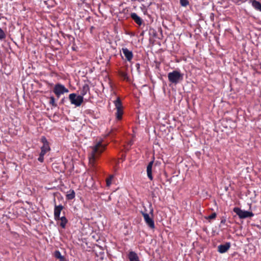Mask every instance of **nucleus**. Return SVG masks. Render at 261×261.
<instances>
[{"mask_svg": "<svg viewBox=\"0 0 261 261\" xmlns=\"http://www.w3.org/2000/svg\"><path fill=\"white\" fill-rule=\"evenodd\" d=\"M106 145L102 144L101 142H97L95 145L90 147V151L89 154V170L91 175V179H94L96 178V172L98 166L96 165V161L104 151Z\"/></svg>", "mask_w": 261, "mask_h": 261, "instance_id": "f257e3e1", "label": "nucleus"}, {"mask_svg": "<svg viewBox=\"0 0 261 261\" xmlns=\"http://www.w3.org/2000/svg\"><path fill=\"white\" fill-rule=\"evenodd\" d=\"M168 78L170 83L176 85L183 81L184 74L177 70H173L168 73Z\"/></svg>", "mask_w": 261, "mask_h": 261, "instance_id": "f03ea898", "label": "nucleus"}, {"mask_svg": "<svg viewBox=\"0 0 261 261\" xmlns=\"http://www.w3.org/2000/svg\"><path fill=\"white\" fill-rule=\"evenodd\" d=\"M53 92L59 98L62 94L69 92V90L63 85L58 83L55 85L53 89Z\"/></svg>", "mask_w": 261, "mask_h": 261, "instance_id": "7ed1b4c3", "label": "nucleus"}, {"mask_svg": "<svg viewBox=\"0 0 261 261\" xmlns=\"http://www.w3.org/2000/svg\"><path fill=\"white\" fill-rule=\"evenodd\" d=\"M233 212L239 217L240 219L252 217L254 216L253 213L241 210L238 207H235L233 210Z\"/></svg>", "mask_w": 261, "mask_h": 261, "instance_id": "20e7f679", "label": "nucleus"}, {"mask_svg": "<svg viewBox=\"0 0 261 261\" xmlns=\"http://www.w3.org/2000/svg\"><path fill=\"white\" fill-rule=\"evenodd\" d=\"M115 106L117 110L116 113V118L118 120H120L122 118V115L123 114V107L122 102L119 97H117L116 100L114 101Z\"/></svg>", "mask_w": 261, "mask_h": 261, "instance_id": "39448f33", "label": "nucleus"}, {"mask_svg": "<svg viewBox=\"0 0 261 261\" xmlns=\"http://www.w3.org/2000/svg\"><path fill=\"white\" fill-rule=\"evenodd\" d=\"M69 99L71 104L76 107L81 105L84 100V98L79 95L77 96L75 93H71L69 95Z\"/></svg>", "mask_w": 261, "mask_h": 261, "instance_id": "423d86ee", "label": "nucleus"}, {"mask_svg": "<svg viewBox=\"0 0 261 261\" xmlns=\"http://www.w3.org/2000/svg\"><path fill=\"white\" fill-rule=\"evenodd\" d=\"M141 213L143 216L146 224L148 225V226L151 229H154L155 228V225L152 216L150 217L148 214L142 211Z\"/></svg>", "mask_w": 261, "mask_h": 261, "instance_id": "0eeeda50", "label": "nucleus"}, {"mask_svg": "<svg viewBox=\"0 0 261 261\" xmlns=\"http://www.w3.org/2000/svg\"><path fill=\"white\" fill-rule=\"evenodd\" d=\"M231 244L229 242H227L224 244H221L218 247V251L220 253L226 252L230 247Z\"/></svg>", "mask_w": 261, "mask_h": 261, "instance_id": "6e6552de", "label": "nucleus"}, {"mask_svg": "<svg viewBox=\"0 0 261 261\" xmlns=\"http://www.w3.org/2000/svg\"><path fill=\"white\" fill-rule=\"evenodd\" d=\"M63 209V206L62 205H55L54 208V217L55 219L57 221L59 220L60 215L61 211Z\"/></svg>", "mask_w": 261, "mask_h": 261, "instance_id": "1a4fd4ad", "label": "nucleus"}, {"mask_svg": "<svg viewBox=\"0 0 261 261\" xmlns=\"http://www.w3.org/2000/svg\"><path fill=\"white\" fill-rule=\"evenodd\" d=\"M122 52L128 61H130L133 57V54L132 51L128 50L127 48H123Z\"/></svg>", "mask_w": 261, "mask_h": 261, "instance_id": "9d476101", "label": "nucleus"}, {"mask_svg": "<svg viewBox=\"0 0 261 261\" xmlns=\"http://www.w3.org/2000/svg\"><path fill=\"white\" fill-rule=\"evenodd\" d=\"M129 261H140L138 254L133 251H130L127 254Z\"/></svg>", "mask_w": 261, "mask_h": 261, "instance_id": "9b49d317", "label": "nucleus"}, {"mask_svg": "<svg viewBox=\"0 0 261 261\" xmlns=\"http://www.w3.org/2000/svg\"><path fill=\"white\" fill-rule=\"evenodd\" d=\"M80 96L84 97L88 93L90 92V87L87 84H84L80 89Z\"/></svg>", "mask_w": 261, "mask_h": 261, "instance_id": "f8f14e48", "label": "nucleus"}, {"mask_svg": "<svg viewBox=\"0 0 261 261\" xmlns=\"http://www.w3.org/2000/svg\"><path fill=\"white\" fill-rule=\"evenodd\" d=\"M130 17L137 24L141 25L142 24V19L136 13H132Z\"/></svg>", "mask_w": 261, "mask_h": 261, "instance_id": "ddd939ff", "label": "nucleus"}, {"mask_svg": "<svg viewBox=\"0 0 261 261\" xmlns=\"http://www.w3.org/2000/svg\"><path fill=\"white\" fill-rule=\"evenodd\" d=\"M153 162V161L150 162L147 166V176L150 179H152V168Z\"/></svg>", "mask_w": 261, "mask_h": 261, "instance_id": "4468645a", "label": "nucleus"}, {"mask_svg": "<svg viewBox=\"0 0 261 261\" xmlns=\"http://www.w3.org/2000/svg\"><path fill=\"white\" fill-rule=\"evenodd\" d=\"M252 6L257 11L261 12V3L256 0L250 1Z\"/></svg>", "mask_w": 261, "mask_h": 261, "instance_id": "2eb2a0df", "label": "nucleus"}, {"mask_svg": "<svg viewBox=\"0 0 261 261\" xmlns=\"http://www.w3.org/2000/svg\"><path fill=\"white\" fill-rule=\"evenodd\" d=\"M54 256L56 258L59 259L60 261H66L65 257L61 255L59 250H56L55 251Z\"/></svg>", "mask_w": 261, "mask_h": 261, "instance_id": "dca6fc26", "label": "nucleus"}, {"mask_svg": "<svg viewBox=\"0 0 261 261\" xmlns=\"http://www.w3.org/2000/svg\"><path fill=\"white\" fill-rule=\"evenodd\" d=\"M59 220H61V222L60 223V226L62 228H65L66 227V225L68 222L67 219H66V218L65 216H63L61 217H60Z\"/></svg>", "mask_w": 261, "mask_h": 261, "instance_id": "f3484780", "label": "nucleus"}, {"mask_svg": "<svg viewBox=\"0 0 261 261\" xmlns=\"http://www.w3.org/2000/svg\"><path fill=\"white\" fill-rule=\"evenodd\" d=\"M75 196V194L74 190H70L67 192V194L66 195V199L67 200H72L74 198Z\"/></svg>", "mask_w": 261, "mask_h": 261, "instance_id": "a211bd4d", "label": "nucleus"}, {"mask_svg": "<svg viewBox=\"0 0 261 261\" xmlns=\"http://www.w3.org/2000/svg\"><path fill=\"white\" fill-rule=\"evenodd\" d=\"M50 150V147L49 145H43L41 147L40 153L45 154L47 152Z\"/></svg>", "mask_w": 261, "mask_h": 261, "instance_id": "6ab92c4d", "label": "nucleus"}, {"mask_svg": "<svg viewBox=\"0 0 261 261\" xmlns=\"http://www.w3.org/2000/svg\"><path fill=\"white\" fill-rule=\"evenodd\" d=\"M49 103L54 107H56L57 106V104L55 102V99L54 96L50 97Z\"/></svg>", "mask_w": 261, "mask_h": 261, "instance_id": "aec40b11", "label": "nucleus"}, {"mask_svg": "<svg viewBox=\"0 0 261 261\" xmlns=\"http://www.w3.org/2000/svg\"><path fill=\"white\" fill-rule=\"evenodd\" d=\"M217 216V214L215 212L212 213L211 215L208 216L207 217H205V219L207 220H213L216 218Z\"/></svg>", "mask_w": 261, "mask_h": 261, "instance_id": "412c9836", "label": "nucleus"}, {"mask_svg": "<svg viewBox=\"0 0 261 261\" xmlns=\"http://www.w3.org/2000/svg\"><path fill=\"white\" fill-rule=\"evenodd\" d=\"M41 142L43 143V145H49V143L45 136L41 137Z\"/></svg>", "mask_w": 261, "mask_h": 261, "instance_id": "4be33fe9", "label": "nucleus"}, {"mask_svg": "<svg viewBox=\"0 0 261 261\" xmlns=\"http://www.w3.org/2000/svg\"><path fill=\"white\" fill-rule=\"evenodd\" d=\"M180 4L182 7H186L189 4L188 0H180Z\"/></svg>", "mask_w": 261, "mask_h": 261, "instance_id": "5701e85b", "label": "nucleus"}, {"mask_svg": "<svg viewBox=\"0 0 261 261\" xmlns=\"http://www.w3.org/2000/svg\"><path fill=\"white\" fill-rule=\"evenodd\" d=\"M6 36L4 31L0 28V40H3L6 38Z\"/></svg>", "mask_w": 261, "mask_h": 261, "instance_id": "b1692460", "label": "nucleus"}, {"mask_svg": "<svg viewBox=\"0 0 261 261\" xmlns=\"http://www.w3.org/2000/svg\"><path fill=\"white\" fill-rule=\"evenodd\" d=\"M45 154H42L40 153L39 156L38 158V160L41 163H42L44 161V156Z\"/></svg>", "mask_w": 261, "mask_h": 261, "instance_id": "393cba45", "label": "nucleus"}, {"mask_svg": "<svg viewBox=\"0 0 261 261\" xmlns=\"http://www.w3.org/2000/svg\"><path fill=\"white\" fill-rule=\"evenodd\" d=\"M120 75L124 79L126 80L128 78L127 74L126 72H121L120 73Z\"/></svg>", "mask_w": 261, "mask_h": 261, "instance_id": "a878e982", "label": "nucleus"}, {"mask_svg": "<svg viewBox=\"0 0 261 261\" xmlns=\"http://www.w3.org/2000/svg\"><path fill=\"white\" fill-rule=\"evenodd\" d=\"M135 67L138 72H140V64L139 63H136L135 65Z\"/></svg>", "mask_w": 261, "mask_h": 261, "instance_id": "bb28decb", "label": "nucleus"}, {"mask_svg": "<svg viewBox=\"0 0 261 261\" xmlns=\"http://www.w3.org/2000/svg\"><path fill=\"white\" fill-rule=\"evenodd\" d=\"M112 181L113 180H106L107 186L109 187L112 184Z\"/></svg>", "mask_w": 261, "mask_h": 261, "instance_id": "cd10ccee", "label": "nucleus"}, {"mask_svg": "<svg viewBox=\"0 0 261 261\" xmlns=\"http://www.w3.org/2000/svg\"><path fill=\"white\" fill-rule=\"evenodd\" d=\"M100 254L101 255V256L100 257V259L102 260L103 259L104 252H100Z\"/></svg>", "mask_w": 261, "mask_h": 261, "instance_id": "c85d7f7f", "label": "nucleus"}, {"mask_svg": "<svg viewBox=\"0 0 261 261\" xmlns=\"http://www.w3.org/2000/svg\"><path fill=\"white\" fill-rule=\"evenodd\" d=\"M114 176L113 175H110L109 177H107L106 179H112Z\"/></svg>", "mask_w": 261, "mask_h": 261, "instance_id": "c756f323", "label": "nucleus"}, {"mask_svg": "<svg viewBox=\"0 0 261 261\" xmlns=\"http://www.w3.org/2000/svg\"><path fill=\"white\" fill-rule=\"evenodd\" d=\"M225 221H226V220L225 219H223L221 220V223H225Z\"/></svg>", "mask_w": 261, "mask_h": 261, "instance_id": "7c9ffc66", "label": "nucleus"}, {"mask_svg": "<svg viewBox=\"0 0 261 261\" xmlns=\"http://www.w3.org/2000/svg\"><path fill=\"white\" fill-rule=\"evenodd\" d=\"M94 28V27H93V26L91 27V28H90V31H91V32H92V30H93Z\"/></svg>", "mask_w": 261, "mask_h": 261, "instance_id": "2f4dec72", "label": "nucleus"}, {"mask_svg": "<svg viewBox=\"0 0 261 261\" xmlns=\"http://www.w3.org/2000/svg\"><path fill=\"white\" fill-rule=\"evenodd\" d=\"M153 209H152H152H151L150 213L152 215V213H153Z\"/></svg>", "mask_w": 261, "mask_h": 261, "instance_id": "473e14b6", "label": "nucleus"}, {"mask_svg": "<svg viewBox=\"0 0 261 261\" xmlns=\"http://www.w3.org/2000/svg\"><path fill=\"white\" fill-rule=\"evenodd\" d=\"M226 190L227 191L228 190V188H225Z\"/></svg>", "mask_w": 261, "mask_h": 261, "instance_id": "72a5a7b5", "label": "nucleus"}, {"mask_svg": "<svg viewBox=\"0 0 261 261\" xmlns=\"http://www.w3.org/2000/svg\"><path fill=\"white\" fill-rule=\"evenodd\" d=\"M62 102H63V101H64V99H62Z\"/></svg>", "mask_w": 261, "mask_h": 261, "instance_id": "f704fd0d", "label": "nucleus"}, {"mask_svg": "<svg viewBox=\"0 0 261 261\" xmlns=\"http://www.w3.org/2000/svg\"><path fill=\"white\" fill-rule=\"evenodd\" d=\"M62 102H63V101H64V99H62Z\"/></svg>", "mask_w": 261, "mask_h": 261, "instance_id": "c9c22d12", "label": "nucleus"}]
</instances>
